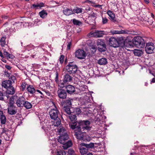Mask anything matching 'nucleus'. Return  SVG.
<instances>
[{
	"instance_id": "obj_47",
	"label": "nucleus",
	"mask_w": 155,
	"mask_h": 155,
	"mask_svg": "<svg viewBox=\"0 0 155 155\" xmlns=\"http://www.w3.org/2000/svg\"><path fill=\"white\" fill-rule=\"evenodd\" d=\"M68 153L69 154L72 155L74 153V151L72 149H70L68 150Z\"/></svg>"
},
{
	"instance_id": "obj_31",
	"label": "nucleus",
	"mask_w": 155,
	"mask_h": 155,
	"mask_svg": "<svg viewBox=\"0 0 155 155\" xmlns=\"http://www.w3.org/2000/svg\"><path fill=\"white\" fill-rule=\"evenodd\" d=\"M26 109H30L32 107V105L30 102L27 101H25L24 105Z\"/></svg>"
},
{
	"instance_id": "obj_10",
	"label": "nucleus",
	"mask_w": 155,
	"mask_h": 155,
	"mask_svg": "<svg viewBox=\"0 0 155 155\" xmlns=\"http://www.w3.org/2000/svg\"><path fill=\"white\" fill-rule=\"evenodd\" d=\"M75 130V136L77 139L80 140H82L84 137L83 133L81 131V129H74Z\"/></svg>"
},
{
	"instance_id": "obj_35",
	"label": "nucleus",
	"mask_w": 155,
	"mask_h": 155,
	"mask_svg": "<svg viewBox=\"0 0 155 155\" xmlns=\"http://www.w3.org/2000/svg\"><path fill=\"white\" fill-rule=\"evenodd\" d=\"M110 32L113 34H120L125 33L124 31H121L117 30L111 31Z\"/></svg>"
},
{
	"instance_id": "obj_19",
	"label": "nucleus",
	"mask_w": 155,
	"mask_h": 155,
	"mask_svg": "<svg viewBox=\"0 0 155 155\" xmlns=\"http://www.w3.org/2000/svg\"><path fill=\"white\" fill-rule=\"evenodd\" d=\"M63 12L64 14L67 16H69L74 13L73 11L71 9L68 8L64 9L63 10Z\"/></svg>"
},
{
	"instance_id": "obj_41",
	"label": "nucleus",
	"mask_w": 155,
	"mask_h": 155,
	"mask_svg": "<svg viewBox=\"0 0 155 155\" xmlns=\"http://www.w3.org/2000/svg\"><path fill=\"white\" fill-rule=\"evenodd\" d=\"M64 110L65 112L68 114H71L70 109L69 108L67 107H64Z\"/></svg>"
},
{
	"instance_id": "obj_24",
	"label": "nucleus",
	"mask_w": 155,
	"mask_h": 155,
	"mask_svg": "<svg viewBox=\"0 0 155 155\" xmlns=\"http://www.w3.org/2000/svg\"><path fill=\"white\" fill-rule=\"evenodd\" d=\"M44 6V4L43 2H41L40 3H37L36 4H34L32 5L31 8H33L36 9L38 8H41Z\"/></svg>"
},
{
	"instance_id": "obj_57",
	"label": "nucleus",
	"mask_w": 155,
	"mask_h": 155,
	"mask_svg": "<svg viewBox=\"0 0 155 155\" xmlns=\"http://www.w3.org/2000/svg\"><path fill=\"white\" fill-rule=\"evenodd\" d=\"M151 82H152V83H155V78H153V79L151 81Z\"/></svg>"
},
{
	"instance_id": "obj_8",
	"label": "nucleus",
	"mask_w": 155,
	"mask_h": 155,
	"mask_svg": "<svg viewBox=\"0 0 155 155\" xmlns=\"http://www.w3.org/2000/svg\"><path fill=\"white\" fill-rule=\"evenodd\" d=\"M58 111L55 107L54 108L51 109L49 112L50 117L54 120L58 118Z\"/></svg>"
},
{
	"instance_id": "obj_44",
	"label": "nucleus",
	"mask_w": 155,
	"mask_h": 155,
	"mask_svg": "<svg viewBox=\"0 0 155 155\" xmlns=\"http://www.w3.org/2000/svg\"><path fill=\"white\" fill-rule=\"evenodd\" d=\"M64 56L63 55H61L59 58V61L60 63L62 64L63 63L64 61Z\"/></svg>"
},
{
	"instance_id": "obj_21",
	"label": "nucleus",
	"mask_w": 155,
	"mask_h": 155,
	"mask_svg": "<svg viewBox=\"0 0 155 155\" xmlns=\"http://www.w3.org/2000/svg\"><path fill=\"white\" fill-rule=\"evenodd\" d=\"M63 144V147L64 149H66L68 147H71L72 145V143L71 141L69 140L67 142H66L64 143H62Z\"/></svg>"
},
{
	"instance_id": "obj_53",
	"label": "nucleus",
	"mask_w": 155,
	"mask_h": 155,
	"mask_svg": "<svg viewBox=\"0 0 155 155\" xmlns=\"http://www.w3.org/2000/svg\"><path fill=\"white\" fill-rule=\"evenodd\" d=\"M59 86L61 88H63L64 87V84L63 82H62L61 83H60L59 84Z\"/></svg>"
},
{
	"instance_id": "obj_9",
	"label": "nucleus",
	"mask_w": 155,
	"mask_h": 155,
	"mask_svg": "<svg viewBox=\"0 0 155 155\" xmlns=\"http://www.w3.org/2000/svg\"><path fill=\"white\" fill-rule=\"evenodd\" d=\"M109 44L111 46L116 48L118 47L119 43L116 38L113 37H111L109 39Z\"/></svg>"
},
{
	"instance_id": "obj_38",
	"label": "nucleus",
	"mask_w": 155,
	"mask_h": 155,
	"mask_svg": "<svg viewBox=\"0 0 155 155\" xmlns=\"http://www.w3.org/2000/svg\"><path fill=\"white\" fill-rule=\"evenodd\" d=\"M4 55H5L8 58H12V56L9 54L7 51H4Z\"/></svg>"
},
{
	"instance_id": "obj_16",
	"label": "nucleus",
	"mask_w": 155,
	"mask_h": 155,
	"mask_svg": "<svg viewBox=\"0 0 155 155\" xmlns=\"http://www.w3.org/2000/svg\"><path fill=\"white\" fill-rule=\"evenodd\" d=\"M11 85L12 82L9 80L3 81L2 83V87L7 89L12 86Z\"/></svg>"
},
{
	"instance_id": "obj_48",
	"label": "nucleus",
	"mask_w": 155,
	"mask_h": 155,
	"mask_svg": "<svg viewBox=\"0 0 155 155\" xmlns=\"http://www.w3.org/2000/svg\"><path fill=\"white\" fill-rule=\"evenodd\" d=\"M96 47L95 46H93L91 48V49L93 50V51L92 50L93 53H94L95 52L96 50Z\"/></svg>"
},
{
	"instance_id": "obj_62",
	"label": "nucleus",
	"mask_w": 155,
	"mask_h": 155,
	"mask_svg": "<svg viewBox=\"0 0 155 155\" xmlns=\"http://www.w3.org/2000/svg\"><path fill=\"white\" fill-rule=\"evenodd\" d=\"M7 24H8V23H6L5 24H4L3 25V26H5Z\"/></svg>"
},
{
	"instance_id": "obj_45",
	"label": "nucleus",
	"mask_w": 155,
	"mask_h": 155,
	"mask_svg": "<svg viewBox=\"0 0 155 155\" xmlns=\"http://www.w3.org/2000/svg\"><path fill=\"white\" fill-rule=\"evenodd\" d=\"M108 19L106 17H102V22L103 24H105L107 23Z\"/></svg>"
},
{
	"instance_id": "obj_3",
	"label": "nucleus",
	"mask_w": 155,
	"mask_h": 155,
	"mask_svg": "<svg viewBox=\"0 0 155 155\" xmlns=\"http://www.w3.org/2000/svg\"><path fill=\"white\" fill-rule=\"evenodd\" d=\"M133 43L136 47L139 48H143L145 45L143 39L140 37H135L133 40Z\"/></svg>"
},
{
	"instance_id": "obj_36",
	"label": "nucleus",
	"mask_w": 155,
	"mask_h": 155,
	"mask_svg": "<svg viewBox=\"0 0 155 155\" xmlns=\"http://www.w3.org/2000/svg\"><path fill=\"white\" fill-rule=\"evenodd\" d=\"M97 44L98 46H103L106 45L103 41L101 39H99L97 41Z\"/></svg>"
},
{
	"instance_id": "obj_12",
	"label": "nucleus",
	"mask_w": 155,
	"mask_h": 155,
	"mask_svg": "<svg viewBox=\"0 0 155 155\" xmlns=\"http://www.w3.org/2000/svg\"><path fill=\"white\" fill-rule=\"evenodd\" d=\"M57 94L59 97L61 99L65 98L67 94L65 91L61 89H60L57 91Z\"/></svg>"
},
{
	"instance_id": "obj_59",
	"label": "nucleus",
	"mask_w": 155,
	"mask_h": 155,
	"mask_svg": "<svg viewBox=\"0 0 155 155\" xmlns=\"http://www.w3.org/2000/svg\"><path fill=\"white\" fill-rule=\"evenodd\" d=\"M151 15L152 17V18H153L154 15L152 13H151Z\"/></svg>"
},
{
	"instance_id": "obj_28",
	"label": "nucleus",
	"mask_w": 155,
	"mask_h": 155,
	"mask_svg": "<svg viewBox=\"0 0 155 155\" xmlns=\"http://www.w3.org/2000/svg\"><path fill=\"white\" fill-rule=\"evenodd\" d=\"M80 145L82 146H85L87 149V148H91L93 147L94 146V143H90L89 144H86L84 143H82L80 144Z\"/></svg>"
},
{
	"instance_id": "obj_39",
	"label": "nucleus",
	"mask_w": 155,
	"mask_h": 155,
	"mask_svg": "<svg viewBox=\"0 0 155 155\" xmlns=\"http://www.w3.org/2000/svg\"><path fill=\"white\" fill-rule=\"evenodd\" d=\"M147 22L149 23L150 25H152L153 27H155V26L154 25V24L155 23V21H152V20L150 18L148 19Z\"/></svg>"
},
{
	"instance_id": "obj_42",
	"label": "nucleus",
	"mask_w": 155,
	"mask_h": 155,
	"mask_svg": "<svg viewBox=\"0 0 155 155\" xmlns=\"http://www.w3.org/2000/svg\"><path fill=\"white\" fill-rule=\"evenodd\" d=\"M74 112L76 114H79L81 113V111L80 108H77L75 109Z\"/></svg>"
},
{
	"instance_id": "obj_37",
	"label": "nucleus",
	"mask_w": 155,
	"mask_h": 155,
	"mask_svg": "<svg viewBox=\"0 0 155 155\" xmlns=\"http://www.w3.org/2000/svg\"><path fill=\"white\" fill-rule=\"evenodd\" d=\"M82 12V9L78 7H76L74 9L73 12L77 14L80 13Z\"/></svg>"
},
{
	"instance_id": "obj_13",
	"label": "nucleus",
	"mask_w": 155,
	"mask_h": 155,
	"mask_svg": "<svg viewBox=\"0 0 155 155\" xmlns=\"http://www.w3.org/2000/svg\"><path fill=\"white\" fill-rule=\"evenodd\" d=\"M65 88L67 92L70 94H73L75 91L74 87L71 85H67Z\"/></svg>"
},
{
	"instance_id": "obj_64",
	"label": "nucleus",
	"mask_w": 155,
	"mask_h": 155,
	"mask_svg": "<svg viewBox=\"0 0 155 155\" xmlns=\"http://www.w3.org/2000/svg\"><path fill=\"white\" fill-rule=\"evenodd\" d=\"M16 23H15L14 25H16Z\"/></svg>"
},
{
	"instance_id": "obj_6",
	"label": "nucleus",
	"mask_w": 155,
	"mask_h": 155,
	"mask_svg": "<svg viewBox=\"0 0 155 155\" xmlns=\"http://www.w3.org/2000/svg\"><path fill=\"white\" fill-rule=\"evenodd\" d=\"M75 57L78 59H82L85 58L87 55L85 52L83 50L79 49L75 52Z\"/></svg>"
},
{
	"instance_id": "obj_46",
	"label": "nucleus",
	"mask_w": 155,
	"mask_h": 155,
	"mask_svg": "<svg viewBox=\"0 0 155 155\" xmlns=\"http://www.w3.org/2000/svg\"><path fill=\"white\" fill-rule=\"evenodd\" d=\"M26 84L25 82H23L21 85V87L22 88V90H24L26 87Z\"/></svg>"
},
{
	"instance_id": "obj_43",
	"label": "nucleus",
	"mask_w": 155,
	"mask_h": 155,
	"mask_svg": "<svg viewBox=\"0 0 155 155\" xmlns=\"http://www.w3.org/2000/svg\"><path fill=\"white\" fill-rule=\"evenodd\" d=\"M61 123V121L60 119L58 120H55L54 123V125L56 126H58Z\"/></svg>"
},
{
	"instance_id": "obj_58",
	"label": "nucleus",
	"mask_w": 155,
	"mask_h": 155,
	"mask_svg": "<svg viewBox=\"0 0 155 155\" xmlns=\"http://www.w3.org/2000/svg\"><path fill=\"white\" fill-rule=\"evenodd\" d=\"M0 56L2 58L3 57L2 54V52L0 51Z\"/></svg>"
},
{
	"instance_id": "obj_61",
	"label": "nucleus",
	"mask_w": 155,
	"mask_h": 155,
	"mask_svg": "<svg viewBox=\"0 0 155 155\" xmlns=\"http://www.w3.org/2000/svg\"><path fill=\"white\" fill-rule=\"evenodd\" d=\"M87 10V11H90V8H88L87 9H86V10Z\"/></svg>"
},
{
	"instance_id": "obj_32",
	"label": "nucleus",
	"mask_w": 155,
	"mask_h": 155,
	"mask_svg": "<svg viewBox=\"0 0 155 155\" xmlns=\"http://www.w3.org/2000/svg\"><path fill=\"white\" fill-rule=\"evenodd\" d=\"M98 50L99 51L102 52L105 51L106 49V45H105L103 46H98Z\"/></svg>"
},
{
	"instance_id": "obj_4",
	"label": "nucleus",
	"mask_w": 155,
	"mask_h": 155,
	"mask_svg": "<svg viewBox=\"0 0 155 155\" xmlns=\"http://www.w3.org/2000/svg\"><path fill=\"white\" fill-rule=\"evenodd\" d=\"M69 118L71 121L69 124L71 128L72 129H76V124L78 122L77 121L76 116L75 115L71 114L69 116Z\"/></svg>"
},
{
	"instance_id": "obj_49",
	"label": "nucleus",
	"mask_w": 155,
	"mask_h": 155,
	"mask_svg": "<svg viewBox=\"0 0 155 155\" xmlns=\"http://www.w3.org/2000/svg\"><path fill=\"white\" fill-rule=\"evenodd\" d=\"M71 100H66V104L68 105H71Z\"/></svg>"
},
{
	"instance_id": "obj_30",
	"label": "nucleus",
	"mask_w": 155,
	"mask_h": 155,
	"mask_svg": "<svg viewBox=\"0 0 155 155\" xmlns=\"http://www.w3.org/2000/svg\"><path fill=\"white\" fill-rule=\"evenodd\" d=\"M134 54L135 55L140 56L143 54V52L140 50L135 49L134 51Z\"/></svg>"
},
{
	"instance_id": "obj_33",
	"label": "nucleus",
	"mask_w": 155,
	"mask_h": 155,
	"mask_svg": "<svg viewBox=\"0 0 155 155\" xmlns=\"http://www.w3.org/2000/svg\"><path fill=\"white\" fill-rule=\"evenodd\" d=\"M5 39L6 38L5 37H2L0 40L1 45L2 47H4L5 45Z\"/></svg>"
},
{
	"instance_id": "obj_7",
	"label": "nucleus",
	"mask_w": 155,
	"mask_h": 155,
	"mask_svg": "<svg viewBox=\"0 0 155 155\" xmlns=\"http://www.w3.org/2000/svg\"><path fill=\"white\" fill-rule=\"evenodd\" d=\"M155 48L154 45L151 42L147 43L145 47V51L148 54H151L153 52Z\"/></svg>"
},
{
	"instance_id": "obj_55",
	"label": "nucleus",
	"mask_w": 155,
	"mask_h": 155,
	"mask_svg": "<svg viewBox=\"0 0 155 155\" xmlns=\"http://www.w3.org/2000/svg\"><path fill=\"white\" fill-rule=\"evenodd\" d=\"M145 2L147 4H148L149 3V0H144Z\"/></svg>"
},
{
	"instance_id": "obj_22",
	"label": "nucleus",
	"mask_w": 155,
	"mask_h": 155,
	"mask_svg": "<svg viewBox=\"0 0 155 155\" xmlns=\"http://www.w3.org/2000/svg\"><path fill=\"white\" fill-rule=\"evenodd\" d=\"M8 113L11 115L14 114L16 113V111L13 109V106L10 105L8 108Z\"/></svg>"
},
{
	"instance_id": "obj_1",
	"label": "nucleus",
	"mask_w": 155,
	"mask_h": 155,
	"mask_svg": "<svg viewBox=\"0 0 155 155\" xmlns=\"http://www.w3.org/2000/svg\"><path fill=\"white\" fill-rule=\"evenodd\" d=\"M58 131L60 135L58 140L61 143H64L69 138L66 130L63 127L58 129Z\"/></svg>"
},
{
	"instance_id": "obj_40",
	"label": "nucleus",
	"mask_w": 155,
	"mask_h": 155,
	"mask_svg": "<svg viewBox=\"0 0 155 155\" xmlns=\"http://www.w3.org/2000/svg\"><path fill=\"white\" fill-rule=\"evenodd\" d=\"M66 153L63 150H59L57 152V155H65Z\"/></svg>"
},
{
	"instance_id": "obj_2",
	"label": "nucleus",
	"mask_w": 155,
	"mask_h": 155,
	"mask_svg": "<svg viewBox=\"0 0 155 155\" xmlns=\"http://www.w3.org/2000/svg\"><path fill=\"white\" fill-rule=\"evenodd\" d=\"M90 122L89 121H81L76 124V129H82L83 130L88 131L90 130L91 127L89 126Z\"/></svg>"
},
{
	"instance_id": "obj_60",
	"label": "nucleus",
	"mask_w": 155,
	"mask_h": 155,
	"mask_svg": "<svg viewBox=\"0 0 155 155\" xmlns=\"http://www.w3.org/2000/svg\"><path fill=\"white\" fill-rule=\"evenodd\" d=\"M86 2L89 3L91 2V1L89 0H87Z\"/></svg>"
},
{
	"instance_id": "obj_51",
	"label": "nucleus",
	"mask_w": 155,
	"mask_h": 155,
	"mask_svg": "<svg viewBox=\"0 0 155 155\" xmlns=\"http://www.w3.org/2000/svg\"><path fill=\"white\" fill-rule=\"evenodd\" d=\"M5 67L8 70L11 69L12 68V67L8 65H5Z\"/></svg>"
},
{
	"instance_id": "obj_34",
	"label": "nucleus",
	"mask_w": 155,
	"mask_h": 155,
	"mask_svg": "<svg viewBox=\"0 0 155 155\" xmlns=\"http://www.w3.org/2000/svg\"><path fill=\"white\" fill-rule=\"evenodd\" d=\"M72 22L74 25H76L80 26L82 24V22L81 21L77 20L75 19H73Z\"/></svg>"
},
{
	"instance_id": "obj_26",
	"label": "nucleus",
	"mask_w": 155,
	"mask_h": 155,
	"mask_svg": "<svg viewBox=\"0 0 155 155\" xmlns=\"http://www.w3.org/2000/svg\"><path fill=\"white\" fill-rule=\"evenodd\" d=\"M39 15L41 18H44L47 16L48 13L46 11L43 10L39 12Z\"/></svg>"
},
{
	"instance_id": "obj_15",
	"label": "nucleus",
	"mask_w": 155,
	"mask_h": 155,
	"mask_svg": "<svg viewBox=\"0 0 155 155\" xmlns=\"http://www.w3.org/2000/svg\"><path fill=\"white\" fill-rule=\"evenodd\" d=\"M107 14L110 17V19L111 21L113 22L117 21L115 17V15L112 11L110 10H108L107 11Z\"/></svg>"
},
{
	"instance_id": "obj_27",
	"label": "nucleus",
	"mask_w": 155,
	"mask_h": 155,
	"mask_svg": "<svg viewBox=\"0 0 155 155\" xmlns=\"http://www.w3.org/2000/svg\"><path fill=\"white\" fill-rule=\"evenodd\" d=\"M107 59L105 58H102L98 60V63L100 65H105L107 64Z\"/></svg>"
},
{
	"instance_id": "obj_63",
	"label": "nucleus",
	"mask_w": 155,
	"mask_h": 155,
	"mask_svg": "<svg viewBox=\"0 0 155 155\" xmlns=\"http://www.w3.org/2000/svg\"><path fill=\"white\" fill-rule=\"evenodd\" d=\"M150 73L151 74H152L154 76V75L153 74V73H151V71H150Z\"/></svg>"
},
{
	"instance_id": "obj_5",
	"label": "nucleus",
	"mask_w": 155,
	"mask_h": 155,
	"mask_svg": "<svg viewBox=\"0 0 155 155\" xmlns=\"http://www.w3.org/2000/svg\"><path fill=\"white\" fill-rule=\"evenodd\" d=\"M66 69L69 73L74 74L77 71L78 67L76 65L73 64L72 63H70L66 66Z\"/></svg>"
},
{
	"instance_id": "obj_18",
	"label": "nucleus",
	"mask_w": 155,
	"mask_h": 155,
	"mask_svg": "<svg viewBox=\"0 0 155 155\" xmlns=\"http://www.w3.org/2000/svg\"><path fill=\"white\" fill-rule=\"evenodd\" d=\"M0 120L1 123L2 124H5L6 121V118L3 114V111L1 110L0 111Z\"/></svg>"
},
{
	"instance_id": "obj_14",
	"label": "nucleus",
	"mask_w": 155,
	"mask_h": 155,
	"mask_svg": "<svg viewBox=\"0 0 155 155\" xmlns=\"http://www.w3.org/2000/svg\"><path fill=\"white\" fill-rule=\"evenodd\" d=\"M15 92V90L12 86L8 87L7 89L6 96L7 98L9 97L8 94L13 95Z\"/></svg>"
},
{
	"instance_id": "obj_20",
	"label": "nucleus",
	"mask_w": 155,
	"mask_h": 155,
	"mask_svg": "<svg viewBox=\"0 0 155 155\" xmlns=\"http://www.w3.org/2000/svg\"><path fill=\"white\" fill-rule=\"evenodd\" d=\"M72 80V78L68 74H66L64 77L63 81L64 83L69 82Z\"/></svg>"
},
{
	"instance_id": "obj_17",
	"label": "nucleus",
	"mask_w": 155,
	"mask_h": 155,
	"mask_svg": "<svg viewBox=\"0 0 155 155\" xmlns=\"http://www.w3.org/2000/svg\"><path fill=\"white\" fill-rule=\"evenodd\" d=\"M103 32L102 31H96L92 33L91 35L95 37H101L103 36Z\"/></svg>"
},
{
	"instance_id": "obj_56",
	"label": "nucleus",
	"mask_w": 155,
	"mask_h": 155,
	"mask_svg": "<svg viewBox=\"0 0 155 155\" xmlns=\"http://www.w3.org/2000/svg\"><path fill=\"white\" fill-rule=\"evenodd\" d=\"M36 91H37V92H38V93H40L41 94H42H42H42V92L41 91H40L39 90H36Z\"/></svg>"
},
{
	"instance_id": "obj_52",
	"label": "nucleus",
	"mask_w": 155,
	"mask_h": 155,
	"mask_svg": "<svg viewBox=\"0 0 155 155\" xmlns=\"http://www.w3.org/2000/svg\"><path fill=\"white\" fill-rule=\"evenodd\" d=\"M3 94L2 93H0V100H2L3 99Z\"/></svg>"
},
{
	"instance_id": "obj_54",
	"label": "nucleus",
	"mask_w": 155,
	"mask_h": 155,
	"mask_svg": "<svg viewBox=\"0 0 155 155\" xmlns=\"http://www.w3.org/2000/svg\"><path fill=\"white\" fill-rule=\"evenodd\" d=\"M153 5L154 7H155V0H153Z\"/></svg>"
},
{
	"instance_id": "obj_23",
	"label": "nucleus",
	"mask_w": 155,
	"mask_h": 155,
	"mask_svg": "<svg viewBox=\"0 0 155 155\" xmlns=\"http://www.w3.org/2000/svg\"><path fill=\"white\" fill-rule=\"evenodd\" d=\"M27 90L28 92L31 94H34L35 91L34 87L31 85H28L27 87Z\"/></svg>"
},
{
	"instance_id": "obj_25",
	"label": "nucleus",
	"mask_w": 155,
	"mask_h": 155,
	"mask_svg": "<svg viewBox=\"0 0 155 155\" xmlns=\"http://www.w3.org/2000/svg\"><path fill=\"white\" fill-rule=\"evenodd\" d=\"M79 148L80 151V153L82 155L86 154L88 152V149L86 147V148L81 146Z\"/></svg>"
},
{
	"instance_id": "obj_50",
	"label": "nucleus",
	"mask_w": 155,
	"mask_h": 155,
	"mask_svg": "<svg viewBox=\"0 0 155 155\" xmlns=\"http://www.w3.org/2000/svg\"><path fill=\"white\" fill-rule=\"evenodd\" d=\"M71 42L70 41L67 45V49L69 50L71 46Z\"/></svg>"
},
{
	"instance_id": "obj_29",
	"label": "nucleus",
	"mask_w": 155,
	"mask_h": 155,
	"mask_svg": "<svg viewBox=\"0 0 155 155\" xmlns=\"http://www.w3.org/2000/svg\"><path fill=\"white\" fill-rule=\"evenodd\" d=\"M17 98V96L15 95L11 97L10 99L9 104L10 105L13 106V104H14V100L16 99Z\"/></svg>"
},
{
	"instance_id": "obj_11",
	"label": "nucleus",
	"mask_w": 155,
	"mask_h": 155,
	"mask_svg": "<svg viewBox=\"0 0 155 155\" xmlns=\"http://www.w3.org/2000/svg\"><path fill=\"white\" fill-rule=\"evenodd\" d=\"M25 101V98L23 96L19 97L16 101V104L18 107H22L24 106Z\"/></svg>"
}]
</instances>
